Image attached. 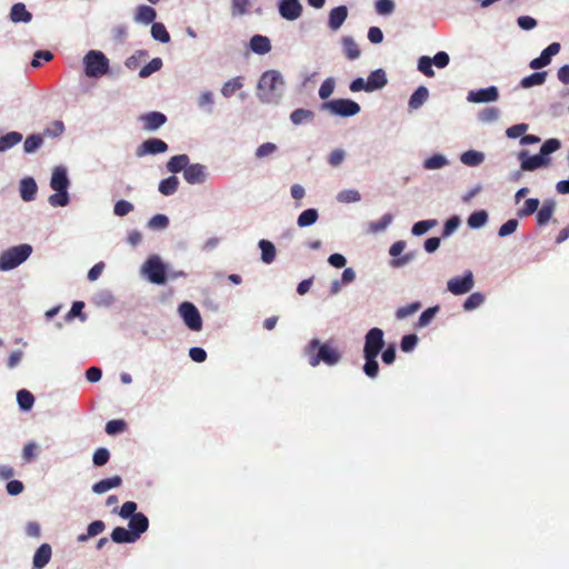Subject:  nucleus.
<instances>
[{"instance_id": "nucleus-1", "label": "nucleus", "mask_w": 569, "mask_h": 569, "mask_svg": "<svg viewBox=\"0 0 569 569\" xmlns=\"http://www.w3.org/2000/svg\"><path fill=\"white\" fill-rule=\"evenodd\" d=\"M385 347L383 331L380 328H371L365 336L363 372L367 377L373 379L379 373V363L377 358Z\"/></svg>"}, {"instance_id": "nucleus-2", "label": "nucleus", "mask_w": 569, "mask_h": 569, "mask_svg": "<svg viewBox=\"0 0 569 569\" xmlns=\"http://www.w3.org/2000/svg\"><path fill=\"white\" fill-rule=\"evenodd\" d=\"M305 352L311 367H317L320 362L335 366L341 360L340 350L330 341L320 343L318 339H312L305 348Z\"/></svg>"}, {"instance_id": "nucleus-3", "label": "nucleus", "mask_w": 569, "mask_h": 569, "mask_svg": "<svg viewBox=\"0 0 569 569\" xmlns=\"http://www.w3.org/2000/svg\"><path fill=\"white\" fill-rule=\"evenodd\" d=\"M284 81L277 70H268L259 79L257 96L264 103H277L281 97Z\"/></svg>"}, {"instance_id": "nucleus-4", "label": "nucleus", "mask_w": 569, "mask_h": 569, "mask_svg": "<svg viewBox=\"0 0 569 569\" xmlns=\"http://www.w3.org/2000/svg\"><path fill=\"white\" fill-rule=\"evenodd\" d=\"M50 187L56 191V193L49 197V203L52 207H64L69 203V179L67 177V171L62 167H57L51 177Z\"/></svg>"}, {"instance_id": "nucleus-5", "label": "nucleus", "mask_w": 569, "mask_h": 569, "mask_svg": "<svg viewBox=\"0 0 569 569\" xmlns=\"http://www.w3.org/2000/svg\"><path fill=\"white\" fill-rule=\"evenodd\" d=\"M32 247L27 243L9 248L0 256V270L8 271L17 268L30 257Z\"/></svg>"}, {"instance_id": "nucleus-6", "label": "nucleus", "mask_w": 569, "mask_h": 569, "mask_svg": "<svg viewBox=\"0 0 569 569\" xmlns=\"http://www.w3.org/2000/svg\"><path fill=\"white\" fill-rule=\"evenodd\" d=\"M83 62L86 74L88 77H101L107 73L109 69V61L107 57L100 51H89L86 54Z\"/></svg>"}, {"instance_id": "nucleus-7", "label": "nucleus", "mask_w": 569, "mask_h": 569, "mask_svg": "<svg viewBox=\"0 0 569 569\" xmlns=\"http://www.w3.org/2000/svg\"><path fill=\"white\" fill-rule=\"evenodd\" d=\"M321 109L327 110L335 116L352 117L359 113L360 106L350 99H336L323 102Z\"/></svg>"}, {"instance_id": "nucleus-8", "label": "nucleus", "mask_w": 569, "mask_h": 569, "mask_svg": "<svg viewBox=\"0 0 569 569\" xmlns=\"http://www.w3.org/2000/svg\"><path fill=\"white\" fill-rule=\"evenodd\" d=\"M449 54L445 51H439L433 58L422 56L418 59V70L426 77L431 78L435 76L432 66L442 69L449 64Z\"/></svg>"}, {"instance_id": "nucleus-9", "label": "nucleus", "mask_w": 569, "mask_h": 569, "mask_svg": "<svg viewBox=\"0 0 569 569\" xmlns=\"http://www.w3.org/2000/svg\"><path fill=\"white\" fill-rule=\"evenodd\" d=\"M148 279L156 284H163L167 280L166 267L157 256L150 257L143 264Z\"/></svg>"}, {"instance_id": "nucleus-10", "label": "nucleus", "mask_w": 569, "mask_h": 569, "mask_svg": "<svg viewBox=\"0 0 569 569\" xmlns=\"http://www.w3.org/2000/svg\"><path fill=\"white\" fill-rule=\"evenodd\" d=\"M179 311L189 329L199 331L202 328L200 312L191 302H182L179 307Z\"/></svg>"}, {"instance_id": "nucleus-11", "label": "nucleus", "mask_w": 569, "mask_h": 569, "mask_svg": "<svg viewBox=\"0 0 569 569\" xmlns=\"http://www.w3.org/2000/svg\"><path fill=\"white\" fill-rule=\"evenodd\" d=\"M473 274L469 270L462 277L451 278L448 281L447 287L452 295L460 296L468 293L473 288Z\"/></svg>"}, {"instance_id": "nucleus-12", "label": "nucleus", "mask_w": 569, "mask_h": 569, "mask_svg": "<svg viewBox=\"0 0 569 569\" xmlns=\"http://www.w3.org/2000/svg\"><path fill=\"white\" fill-rule=\"evenodd\" d=\"M168 150V144L158 138H151L143 141L136 150L137 157H144L147 154L163 153Z\"/></svg>"}, {"instance_id": "nucleus-13", "label": "nucleus", "mask_w": 569, "mask_h": 569, "mask_svg": "<svg viewBox=\"0 0 569 569\" xmlns=\"http://www.w3.org/2000/svg\"><path fill=\"white\" fill-rule=\"evenodd\" d=\"M560 51V43L552 42L546 49L542 50L541 54L538 58H535L530 61L529 67L531 69L538 70L551 62V58L556 56Z\"/></svg>"}, {"instance_id": "nucleus-14", "label": "nucleus", "mask_w": 569, "mask_h": 569, "mask_svg": "<svg viewBox=\"0 0 569 569\" xmlns=\"http://www.w3.org/2000/svg\"><path fill=\"white\" fill-rule=\"evenodd\" d=\"M499 97L498 89L493 86L479 89L476 91H470L468 93V101L475 102V103H482V102H492L496 101Z\"/></svg>"}, {"instance_id": "nucleus-15", "label": "nucleus", "mask_w": 569, "mask_h": 569, "mask_svg": "<svg viewBox=\"0 0 569 569\" xmlns=\"http://www.w3.org/2000/svg\"><path fill=\"white\" fill-rule=\"evenodd\" d=\"M140 121L146 131H154L166 123L167 117L159 111H151L140 116Z\"/></svg>"}, {"instance_id": "nucleus-16", "label": "nucleus", "mask_w": 569, "mask_h": 569, "mask_svg": "<svg viewBox=\"0 0 569 569\" xmlns=\"http://www.w3.org/2000/svg\"><path fill=\"white\" fill-rule=\"evenodd\" d=\"M519 159L521 160V169L525 171H532L549 163L548 158H545L541 154L530 157L527 151H521L519 153Z\"/></svg>"}, {"instance_id": "nucleus-17", "label": "nucleus", "mask_w": 569, "mask_h": 569, "mask_svg": "<svg viewBox=\"0 0 569 569\" xmlns=\"http://www.w3.org/2000/svg\"><path fill=\"white\" fill-rule=\"evenodd\" d=\"M206 176V167L199 163L188 164L183 171V178L190 184L202 183Z\"/></svg>"}, {"instance_id": "nucleus-18", "label": "nucleus", "mask_w": 569, "mask_h": 569, "mask_svg": "<svg viewBox=\"0 0 569 569\" xmlns=\"http://www.w3.org/2000/svg\"><path fill=\"white\" fill-rule=\"evenodd\" d=\"M149 528V520L148 518L141 513L138 512L133 515L129 520V530L132 532V535L138 540L140 536L146 532Z\"/></svg>"}, {"instance_id": "nucleus-19", "label": "nucleus", "mask_w": 569, "mask_h": 569, "mask_svg": "<svg viewBox=\"0 0 569 569\" xmlns=\"http://www.w3.org/2000/svg\"><path fill=\"white\" fill-rule=\"evenodd\" d=\"M52 549L49 543H42L33 556V569H42L51 559Z\"/></svg>"}, {"instance_id": "nucleus-20", "label": "nucleus", "mask_w": 569, "mask_h": 569, "mask_svg": "<svg viewBox=\"0 0 569 569\" xmlns=\"http://www.w3.org/2000/svg\"><path fill=\"white\" fill-rule=\"evenodd\" d=\"M367 92L379 90L387 84V76L382 69L372 71L367 80Z\"/></svg>"}, {"instance_id": "nucleus-21", "label": "nucleus", "mask_w": 569, "mask_h": 569, "mask_svg": "<svg viewBox=\"0 0 569 569\" xmlns=\"http://www.w3.org/2000/svg\"><path fill=\"white\" fill-rule=\"evenodd\" d=\"M347 16L348 9L346 6H339L333 8L329 14V28L332 30H338L345 22Z\"/></svg>"}, {"instance_id": "nucleus-22", "label": "nucleus", "mask_w": 569, "mask_h": 569, "mask_svg": "<svg viewBox=\"0 0 569 569\" xmlns=\"http://www.w3.org/2000/svg\"><path fill=\"white\" fill-rule=\"evenodd\" d=\"M300 2H279V12L287 20H295L301 14Z\"/></svg>"}, {"instance_id": "nucleus-23", "label": "nucleus", "mask_w": 569, "mask_h": 569, "mask_svg": "<svg viewBox=\"0 0 569 569\" xmlns=\"http://www.w3.org/2000/svg\"><path fill=\"white\" fill-rule=\"evenodd\" d=\"M121 483H122L121 477L113 476L111 478L102 479V480L96 482L92 486V490H93V492L101 495V493L109 491L110 489L120 487Z\"/></svg>"}, {"instance_id": "nucleus-24", "label": "nucleus", "mask_w": 569, "mask_h": 569, "mask_svg": "<svg viewBox=\"0 0 569 569\" xmlns=\"http://www.w3.org/2000/svg\"><path fill=\"white\" fill-rule=\"evenodd\" d=\"M250 49L258 54H266L271 50L270 40L261 34H256L250 39Z\"/></svg>"}, {"instance_id": "nucleus-25", "label": "nucleus", "mask_w": 569, "mask_h": 569, "mask_svg": "<svg viewBox=\"0 0 569 569\" xmlns=\"http://www.w3.org/2000/svg\"><path fill=\"white\" fill-rule=\"evenodd\" d=\"M429 98V90L425 86H420L411 94L408 106L412 110L419 109Z\"/></svg>"}, {"instance_id": "nucleus-26", "label": "nucleus", "mask_w": 569, "mask_h": 569, "mask_svg": "<svg viewBox=\"0 0 569 569\" xmlns=\"http://www.w3.org/2000/svg\"><path fill=\"white\" fill-rule=\"evenodd\" d=\"M38 187L33 178H24L20 182V194L24 201L34 199Z\"/></svg>"}, {"instance_id": "nucleus-27", "label": "nucleus", "mask_w": 569, "mask_h": 569, "mask_svg": "<svg viewBox=\"0 0 569 569\" xmlns=\"http://www.w3.org/2000/svg\"><path fill=\"white\" fill-rule=\"evenodd\" d=\"M10 18L13 22H29L32 16L22 2H16L11 8Z\"/></svg>"}, {"instance_id": "nucleus-28", "label": "nucleus", "mask_w": 569, "mask_h": 569, "mask_svg": "<svg viewBox=\"0 0 569 569\" xmlns=\"http://www.w3.org/2000/svg\"><path fill=\"white\" fill-rule=\"evenodd\" d=\"M556 203L551 200H547L543 202L542 207L538 210L537 213V223L539 226L547 224L555 211Z\"/></svg>"}, {"instance_id": "nucleus-29", "label": "nucleus", "mask_w": 569, "mask_h": 569, "mask_svg": "<svg viewBox=\"0 0 569 569\" xmlns=\"http://www.w3.org/2000/svg\"><path fill=\"white\" fill-rule=\"evenodd\" d=\"M111 539L116 543H132L137 541L132 532L123 527H116L111 532Z\"/></svg>"}, {"instance_id": "nucleus-30", "label": "nucleus", "mask_w": 569, "mask_h": 569, "mask_svg": "<svg viewBox=\"0 0 569 569\" xmlns=\"http://www.w3.org/2000/svg\"><path fill=\"white\" fill-rule=\"evenodd\" d=\"M189 164V157L187 154H178L170 158L167 163V169L172 173L184 171Z\"/></svg>"}, {"instance_id": "nucleus-31", "label": "nucleus", "mask_w": 569, "mask_h": 569, "mask_svg": "<svg viewBox=\"0 0 569 569\" xmlns=\"http://www.w3.org/2000/svg\"><path fill=\"white\" fill-rule=\"evenodd\" d=\"M259 248L261 250V260L264 263H271L276 259V248L269 240L262 239L259 241Z\"/></svg>"}, {"instance_id": "nucleus-32", "label": "nucleus", "mask_w": 569, "mask_h": 569, "mask_svg": "<svg viewBox=\"0 0 569 569\" xmlns=\"http://www.w3.org/2000/svg\"><path fill=\"white\" fill-rule=\"evenodd\" d=\"M546 78H547L546 71L535 72V73H531V74L522 78V80L520 81V86L525 89H528V88H531L535 86H541L542 83H545Z\"/></svg>"}, {"instance_id": "nucleus-33", "label": "nucleus", "mask_w": 569, "mask_h": 569, "mask_svg": "<svg viewBox=\"0 0 569 569\" xmlns=\"http://www.w3.org/2000/svg\"><path fill=\"white\" fill-rule=\"evenodd\" d=\"M22 140V134L17 131L8 132L0 137V152H3L13 146L18 144Z\"/></svg>"}, {"instance_id": "nucleus-34", "label": "nucleus", "mask_w": 569, "mask_h": 569, "mask_svg": "<svg viewBox=\"0 0 569 569\" xmlns=\"http://www.w3.org/2000/svg\"><path fill=\"white\" fill-rule=\"evenodd\" d=\"M179 187V180L176 176H170L167 179H163L159 183V191L163 196H171L173 194Z\"/></svg>"}, {"instance_id": "nucleus-35", "label": "nucleus", "mask_w": 569, "mask_h": 569, "mask_svg": "<svg viewBox=\"0 0 569 569\" xmlns=\"http://www.w3.org/2000/svg\"><path fill=\"white\" fill-rule=\"evenodd\" d=\"M485 159V156L480 151L468 150L461 154V162L466 166L476 167L479 166Z\"/></svg>"}, {"instance_id": "nucleus-36", "label": "nucleus", "mask_w": 569, "mask_h": 569, "mask_svg": "<svg viewBox=\"0 0 569 569\" xmlns=\"http://www.w3.org/2000/svg\"><path fill=\"white\" fill-rule=\"evenodd\" d=\"M318 211L316 209H307L300 213L297 223L300 228L309 227L318 220Z\"/></svg>"}, {"instance_id": "nucleus-37", "label": "nucleus", "mask_w": 569, "mask_h": 569, "mask_svg": "<svg viewBox=\"0 0 569 569\" xmlns=\"http://www.w3.org/2000/svg\"><path fill=\"white\" fill-rule=\"evenodd\" d=\"M342 44H343V50H345L346 57L349 60H355L360 57V49L352 38H350V37L343 38Z\"/></svg>"}, {"instance_id": "nucleus-38", "label": "nucleus", "mask_w": 569, "mask_h": 569, "mask_svg": "<svg viewBox=\"0 0 569 569\" xmlns=\"http://www.w3.org/2000/svg\"><path fill=\"white\" fill-rule=\"evenodd\" d=\"M487 220H488V213L485 210H479V211L472 212L469 216L467 223H468L469 228L478 229V228H481L482 226H485Z\"/></svg>"}, {"instance_id": "nucleus-39", "label": "nucleus", "mask_w": 569, "mask_h": 569, "mask_svg": "<svg viewBox=\"0 0 569 569\" xmlns=\"http://www.w3.org/2000/svg\"><path fill=\"white\" fill-rule=\"evenodd\" d=\"M17 400H18L19 407L22 410H30L34 403L33 395L26 389L18 391Z\"/></svg>"}, {"instance_id": "nucleus-40", "label": "nucleus", "mask_w": 569, "mask_h": 569, "mask_svg": "<svg viewBox=\"0 0 569 569\" xmlns=\"http://www.w3.org/2000/svg\"><path fill=\"white\" fill-rule=\"evenodd\" d=\"M151 36L154 40H158L162 43H167L170 41V34L167 31L166 27L162 23L154 22L151 27Z\"/></svg>"}, {"instance_id": "nucleus-41", "label": "nucleus", "mask_w": 569, "mask_h": 569, "mask_svg": "<svg viewBox=\"0 0 569 569\" xmlns=\"http://www.w3.org/2000/svg\"><path fill=\"white\" fill-rule=\"evenodd\" d=\"M313 112L311 110H308V109H296L291 114H290V120L292 121L293 124H301L306 121H310L313 119Z\"/></svg>"}, {"instance_id": "nucleus-42", "label": "nucleus", "mask_w": 569, "mask_h": 569, "mask_svg": "<svg viewBox=\"0 0 569 569\" xmlns=\"http://www.w3.org/2000/svg\"><path fill=\"white\" fill-rule=\"evenodd\" d=\"M241 87H242L241 78L240 77H236V78H232V79L228 80L223 84V87L221 88V93L226 98H229L232 94H234L236 91H238Z\"/></svg>"}, {"instance_id": "nucleus-43", "label": "nucleus", "mask_w": 569, "mask_h": 569, "mask_svg": "<svg viewBox=\"0 0 569 569\" xmlns=\"http://www.w3.org/2000/svg\"><path fill=\"white\" fill-rule=\"evenodd\" d=\"M162 67V60L161 58H153L149 63H147L144 67H142L139 71L140 78H147L151 76L153 72H157Z\"/></svg>"}, {"instance_id": "nucleus-44", "label": "nucleus", "mask_w": 569, "mask_h": 569, "mask_svg": "<svg viewBox=\"0 0 569 569\" xmlns=\"http://www.w3.org/2000/svg\"><path fill=\"white\" fill-rule=\"evenodd\" d=\"M39 455V446L31 441L28 442L22 449V460L26 463L33 461Z\"/></svg>"}, {"instance_id": "nucleus-45", "label": "nucleus", "mask_w": 569, "mask_h": 569, "mask_svg": "<svg viewBox=\"0 0 569 569\" xmlns=\"http://www.w3.org/2000/svg\"><path fill=\"white\" fill-rule=\"evenodd\" d=\"M136 18L140 22L151 23L156 19V11L151 7L140 6Z\"/></svg>"}, {"instance_id": "nucleus-46", "label": "nucleus", "mask_w": 569, "mask_h": 569, "mask_svg": "<svg viewBox=\"0 0 569 569\" xmlns=\"http://www.w3.org/2000/svg\"><path fill=\"white\" fill-rule=\"evenodd\" d=\"M147 57L148 52L146 50H138L126 60V67L136 70Z\"/></svg>"}, {"instance_id": "nucleus-47", "label": "nucleus", "mask_w": 569, "mask_h": 569, "mask_svg": "<svg viewBox=\"0 0 569 569\" xmlns=\"http://www.w3.org/2000/svg\"><path fill=\"white\" fill-rule=\"evenodd\" d=\"M421 308V303L419 301L411 302L407 306L400 307L396 311L397 319H405L413 313H416Z\"/></svg>"}, {"instance_id": "nucleus-48", "label": "nucleus", "mask_w": 569, "mask_h": 569, "mask_svg": "<svg viewBox=\"0 0 569 569\" xmlns=\"http://www.w3.org/2000/svg\"><path fill=\"white\" fill-rule=\"evenodd\" d=\"M448 163L447 159L441 154H433L426 159L423 162L425 169L435 170L445 167Z\"/></svg>"}, {"instance_id": "nucleus-49", "label": "nucleus", "mask_w": 569, "mask_h": 569, "mask_svg": "<svg viewBox=\"0 0 569 569\" xmlns=\"http://www.w3.org/2000/svg\"><path fill=\"white\" fill-rule=\"evenodd\" d=\"M438 311H439L438 306L430 307V308L426 309L420 315L417 327H419V328L427 327L432 321V319L435 318V316Z\"/></svg>"}, {"instance_id": "nucleus-50", "label": "nucleus", "mask_w": 569, "mask_h": 569, "mask_svg": "<svg viewBox=\"0 0 569 569\" xmlns=\"http://www.w3.org/2000/svg\"><path fill=\"white\" fill-rule=\"evenodd\" d=\"M42 142L43 140L40 134H31L24 140L23 149L27 153L34 152Z\"/></svg>"}, {"instance_id": "nucleus-51", "label": "nucleus", "mask_w": 569, "mask_h": 569, "mask_svg": "<svg viewBox=\"0 0 569 569\" xmlns=\"http://www.w3.org/2000/svg\"><path fill=\"white\" fill-rule=\"evenodd\" d=\"M539 200L536 198L527 199L523 203V207L519 210V217H527L535 213L539 208Z\"/></svg>"}, {"instance_id": "nucleus-52", "label": "nucleus", "mask_w": 569, "mask_h": 569, "mask_svg": "<svg viewBox=\"0 0 569 569\" xmlns=\"http://www.w3.org/2000/svg\"><path fill=\"white\" fill-rule=\"evenodd\" d=\"M436 224L437 220H421L413 224L411 231L415 236H422Z\"/></svg>"}, {"instance_id": "nucleus-53", "label": "nucleus", "mask_w": 569, "mask_h": 569, "mask_svg": "<svg viewBox=\"0 0 569 569\" xmlns=\"http://www.w3.org/2000/svg\"><path fill=\"white\" fill-rule=\"evenodd\" d=\"M485 301V297L480 292L471 293L463 302L465 310H472L478 308Z\"/></svg>"}, {"instance_id": "nucleus-54", "label": "nucleus", "mask_w": 569, "mask_h": 569, "mask_svg": "<svg viewBox=\"0 0 569 569\" xmlns=\"http://www.w3.org/2000/svg\"><path fill=\"white\" fill-rule=\"evenodd\" d=\"M110 459V452L107 448H98L92 457L93 465L97 467L104 466Z\"/></svg>"}, {"instance_id": "nucleus-55", "label": "nucleus", "mask_w": 569, "mask_h": 569, "mask_svg": "<svg viewBox=\"0 0 569 569\" xmlns=\"http://www.w3.org/2000/svg\"><path fill=\"white\" fill-rule=\"evenodd\" d=\"M335 80L333 78H327L322 84L320 86V89H319V97L322 99V100H326L328 99L332 93H333V90H335Z\"/></svg>"}, {"instance_id": "nucleus-56", "label": "nucleus", "mask_w": 569, "mask_h": 569, "mask_svg": "<svg viewBox=\"0 0 569 569\" xmlns=\"http://www.w3.org/2000/svg\"><path fill=\"white\" fill-rule=\"evenodd\" d=\"M418 343V337L413 333L402 337L400 348L403 352H410Z\"/></svg>"}, {"instance_id": "nucleus-57", "label": "nucleus", "mask_w": 569, "mask_h": 569, "mask_svg": "<svg viewBox=\"0 0 569 569\" xmlns=\"http://www.w3.org/2000/svg\"><path fill=\"white\" fill-rule=\"evenodd\" d=\"M337 199L340 202H347V203L358 202V201H360L361 196L357 190H343L338 194Z\"/></svg>"}, {"instance_id": "nucleus-58", "label": "nucleus", "mask_w": 569, "mask_h": 569, "mask_svg": "<svg viewBox=\"0 0 569 569\" xmlns=\"http://www.w3.org/2000/svg\"><path fill=\"white\" fill-rule=\"evenodd\" d=\"M277 151V146L272 142H266L259 146L256 150V157L262 159Z\"/></svg>"}, {"instance_id": "nucleus-59", "label": "nucleus", "mask_w": 569, "mask_h": 569, "mask_svg": "<svg viewBox=\"0 0 569 569\" xmlns=\"http://www.w3.org/2000/svg\"><path fill=\"white\" fill-rule=\"evenodd\" d=\"M517 227H518V220L509 219L500 227L498 234L501 238L507 237V236L513 233L517 230Z\"/></svg>"}, {"instance_id": "nucleus-60", "label": "nucleus", "mask_w": 569, "mask_h": 569, "mask_svg": "<svg viewBox=\"0 0 569 569\" xmlns=\"http://www.w3.org/2000/svg\"><path fill=\"white\" fill-rule=\"evenodd\" d=\"M169 224V219L167 216L164 214H156L153 216L149 222H148V226L151 228V229H163L166 228L167 226Z\"/></svg>"}, {"instance_id": "nucleus-61", "label": "nucleus", "mask_w": 569, "mask_h": 569, "mask_svg": "<svg viewBox=\"0 0 569 569\" xmlns=\"http://www.w3.org/2000/svg\"><path fill=\"white\" fill-rule=\"evenodd\" d=\"M560 148V141L558 139H548L540 149L542 157L548 156Z\"/></svg>"}, {"instance_id": "nucleus-62", "label": "nucleus", "mask_w": 569, "mask_h": 569, "mask_svg": "<svg viewBox=\"0 0 569 569\" xmlns=\"http://www.w3.org/2000/svg\"><path fill=\"white\" fill-rule=\"evenodd\" d=\"M126 429V422L123 420H110L106 425V432L108 435H117Z\"/></svg>"}, {"instance_id": "nucleus-63", "label": "nucleus", "mask_w": 569, "mask_h": 569, "mask_svg": "<svg viewBox=\"0 0 569 569\" xmlns=\"http://www.w3.org/2000/svg\"><path fill=\"white\" fill-rule=\"evenodd\" d=\"M133 210L132 203L127 200H119L114 204V213L119 217H123Z\"/></svg>"}, {"instance_id": "nucleus-64", "label": "nucleus", "mask_w": 569, "mask_h": 569, "mask_svg": "<svg viewBox=\"0 0 569 569\" xmlns=\"http://www.w3.org/2000/svg\"><path fill=\"white\" fill-rule=\"evenodd\" d=\"M136 510H137V503L133 501H127L122 505L119 516L123 519H128L137 513Z\"/></svg>"}]
</instances>
